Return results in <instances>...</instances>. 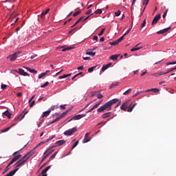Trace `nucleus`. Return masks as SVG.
Here are the masks:
<instances>
[{
  "mask_svg": "<svg viewBox=\"0 0 176 176\" xmlns=\"http://www.w3.org/2000/svg\"><path fill=\"white\" fill-rule=\"evenodd\" d=\"M116 102H119V99H112L101 106L100 108H98L97 111L99 113H101V112H104V111H111V109H112V105L116 104Z\"/></svg>",
  "mask_w": 176,
  "mask_h": 176,
  "instance_id": "f257e3e1",
  "label": "nucleus"
},
{
  "mask_svg": "<svg viewBox=\"0 0 176 176\" xmlns=\"http://www.w3.org/2000/svg\"><path fill=\"white\" fill-rule=\"evenodd\" d=\"M32 156V154L31 153H28V154L25 155L21 160H19L18 162H16L14 164L16 168H19L18 167H20V166H23Z\"/></svg>",
  "mask_w": 176,
  "mask_h": 176,
  "instance_id": "f03ea898",
  "label": "nucleus"
},
{
  "mask_svg": "<svg viewBox=\"0 0 176 176\" xmlns=\"http://www.w3.org/2000/svg\"><path fill=\"white\" fill-rule=\"evenodd\" d=\"M53 148H54V146L49 147L44 152L43 155V159L41 160V163H42V162H45V160H46V159H47V157H49V155H52V153H53V152H54V149H53Z\"/></svg>",
  "mask_w": 176,
  "mask_h": 176,
  "instance_id": "7ed1b4c3",
  "label": "nucleus"
},
{
  "mask_svg": "<svg viewBox=\"0 0 176 176\" xmlns=\"http://www.w3.org/2000/svg\"><path fill=\"white\" fill-rule=\"evenodd\" d=\"M27 113H28V111H25V109L23 110L22 113L20 116L15 117L12 122H15L17 123V120H19V122H21V120H23V119L25 118V116L27 115Z\"/></svg>",
  "mask_w": 176,
  "mask_h": 176,
  "instance_id": "20e7f679",
  "label": "nucleus"
},
{
  "mask_svg": "<svg viewBox=\"0 0 176 176\" xmlns=\"http://www.w3.org/2000/svg\"><path fill=\"white\" fill-rule=\"evenodd\" d=\"M68 112H69V110H67L66 111L63 112L59 117H57L55 120L50 122L48 124H53V123H56V122H58L60 119H63L64 116H67V113H68Z\"/></svg>",
  "mask_w": 176,
  "mask_h": 176,
  "instance_id": "39448f33",
  "label": "nucleus"
},
{
  "mask_svg": "<svg viewBox=\"0 0 176 176\" xmlns=\"http://www.w3.org/2000/svg\"><path fill=\"white\" fill-rule=\"evenodd\" d=\"M76 131H78V128H76V126H75L71 129L65 131L64 132V135H67V136L72 135V134H74V133H76Z\"/></svg>",
  "mask_w": 176,
  "mask_h": 176,
  "instance_id": "423d86ee",
  "label": "nucleus"
},
{
  "mask_svg": "<svg viewBox=\"0 0 176 176\" xmlns=\"http://www.w3.org/2000/svg\"><path fill=\"white\" fill-rule=\"evenodd\" d=\"M124 39V36H121L120 38L113 41V42H109V45H111L113 46H116L118 45H119L120 43V42H122V41H123Z\"/></svg>",
  "mask_w": 176,
  "mask_h": 176,
  "instance_id": "0eeeda50",
  "label": "nucleus"
},
{
  "mask_svg": "<svg viewBox=\"0 0 176 176\" xmlns=\"http://www.w3.org/2000/svg\"><path fill=\"white\" fill-rule=\"evenodd\" d=\"M161 17H162V16L160 15V14H157V15H155V16L153 19L151 25H155V24H157V21H159V20H160Z\"/></svg>",
  "mask_w": 176,
  "mask_h": 176,
  "instance_id": "6e6552de",
  "label": "nucleus"
},
{
  "mask_svg": "<svg viewBox=\"0 0 176 176\" xmlns=\"http://www.w3.org/2000/svg\"><path fill=\"white\" fill-rule=\"evenodd\" d=\"M85 116H86V114H78L72 118L69 122H71V120H79V119H82V118H85Z\"/></svg>",
  "mask_w": 176,
  "mask_h": 176,
  "instance_id": "1a4fd4ad",
  "label": "nucleus"
},
{
  "mask_svg": "<svg viewBox=\"0 0 176 176\" xmlns=\"http://www.w3.org/2000/svg\"><path fill=\"white\" fill-rule=\"evenodd\" d=\"M129 101L127 100L125 102H124L121 107H120V109H122V111H127L128 108H129Z\"/></svg>",
  "mask_w": 176,
  "mask_h": 176,
  "instance_id": "9d476101",
  "label": "nucleus"
},
{
  "mask_svg": "<svg viewBox=\"0 0 176 176\" xmlns=\"http://www.w3.org/2000/svg\"><path fill=\"white\" fill-rule=\"evenodd\" d=\"M19 54H20V52H15L14 54L10 55L9 56L10 61H16V58H17V56H19Z\"/></svg>",
  "mask_w": 176,
  "mask_h": 176,
  "instance_id": "9b49d317",
  "label": "nucleus"
},
{
  "mask_svg": "<svg viewBox=\"0 0 176 176\" xmlns=\"http://www.w3.org/2000/svg\"><path fill=\"white\" fill-rule=\"evenodd\" d=\"M65 142H67V140H58V141L56 142L55 146H54V148H56V146H61V145H64V144H65Z\"/></svg>",
  "mask_w": 176,
  "mask_h": 176,
  "instance_id": "f8f14e48",
  "label": "nucleus"
},
{
  "mask_svg": "<svg viewBox=\"0 0 176 176\" xmlns=\"http://www.w3.org/2000/svg\"><path fill=\"white\" fill-rule=\"evenodd\" d=\"M89 135H90V133H87L85 135L84 139L82 140L83 144H86V142H89V141H90V138Z\"/></svg>",
  "mask_w": 176,
  "mask_h": 176,
  "instance_id": "ddd939ff",
  "label": "nucleus"
},
{
  "mask_svg": "<svg viewBox=\"0 0 176 176\" xmlns=\"http://www.w3.org/2000/svg\"><path fill=\"white\" fill-rule=\"evenodd\" d=\"M162 75H167V73L163 72H158L152 74V76L157 78L158 76H162Z\"/></svg>",
  "mask_w": 176,
  "mask_h": 176,
  "instance_id": "4468645a",
  "label": "nucleus"
},
{
  "mask_svg": "<svg viewBox=\"0 0 176 176\" xmlns=\"http://www.w3.org/2000/svg\"><path fill=\"white\" fill-rule=\"evenodd\" d=\"M19 75H23V76H28V73L25 72L23 69H19V71H16Z\"/></svg>",
  "mask_w": 176,
  "mask_h": 176,
  "instance_id": "2eb2a0df",
  "label": "nucleus"
},
{
  "mask_svg": "<svg viewBox=\"0 0 176 176\" xmlns=\"http://www.w3.org/2000/svg\"><path fill=\"white\" fill-rule=\"evenodd\" d=\"M137 105V103H135L133 104V103H131V104H129V108L127 109V112H133V109H134V108H135V106Z\"/></svg>",
  "mask_w": 176,
  "mask_h": 176,
  "instance_id": "dca6fc26",
  "label": "nucleus"
},
{
  "mask_svg": "<svg viewBox=\"0 0 176 176\" xmlns=\"http://www.w3.org/2000/svg\"><path fill=\"white\" fill-rule=\"evenodd\" d=\"M111 66H112V63H109L107 65L102 66L101 69L102 72L107 71V69H108V68H109V67H111Z\"/></svg>",
  "mask_w": 176,
  "mask_h": 176,
  "instance_id": "f3484780",
  "label": "nucleus"
},
{
  "mask_svg": "<svg viewBox=\"0 0 176 176\" xmlns=\"http://www.w3.org/2000/svg\"><path fill=\"white\" fill-rule=\"evenodd\" d=\"M169 30H171V28H167L164 30H160L157 32V34H166V32H168Z\"/></svg>",
  "mask_w": 176,
  "mask_h": 176,
  "instance_id": "a211bd4d",
  "label": "nucleus"
},
{
  "mask_svg": "<svg viewBox=\"0 0 176 176\" xmlns=\"http://www.w3.org/2000/svg\"><path fill=\"white\" fill-rule=\"evenodd\" d=\"M49 12H50V8H48L45 11H43L40 16L41 19H45V16H46V14H47Z\"/></svg>",
  "mask_w": 176,
  "mask_h": 176,
  "instance_id": "6ab92c4d",
  "label": "nucleus"
},
{
  "mask_svg": "<svg viewBox=\"0 0 176 176\" xmlns=\"http://www.w3.org/2000/svg\"><path fill=\"white\" fill-rule=\"evenodd\" d=\"M3 115H4V116H7L8 119H10L12 118V113H10L8 110L4 111L3 113Z\"/></svg>",
  "mask_w": 176,
  "mask_h": 176,
  "instance_id": "aec40b11",
  "label": "nucleus"
},
{
  "mask_svg": "<svg viewBox=\"0 0 176 176\" xmlns=\"http://www.w3.org/2000/svg\"><path fill=\"white\" fill-rule=\"evenodd\" d=\"M52 112V110H48L47 111H44L42 115V118H47L49 115H50V113Z\"/></svg>",
  "mask_w": 176,
  "mask_h": 176,
  "instance_id": "412c9836",
  "label": "nucleus"
},
{
  "mask_svg": "<svg viewBox=\"0 0 176 176\" xmlns=\"http://www.w3.org/2000/svg\"><path fill=\"white\" fill-rule=\"evenodd\" d=\"M25 68V69H27V71H29V72H30L31 74H37V72H38L36 70H35L34 69H31L28 67H26Z\"/></svg>",
  "mask_w": 176,
  "mask_h": 176,
  "instance_id": "4be33fe9",
  "label": "nucleus"
},
{
  "mask_svg": "<svg viewBox=\"0 0 176 176\" xmlns=\"http://www.w3.org/2000/svg\"><path fill=\"white\" fill-rule=\"evenodd\" d=\"M20 157H21V154H19L18 155H15L12 160H13V162H17V160H19V159H20Z\"/></svg>",
  "mask_w": 176,
  "mask_h": 176,
  "instance_id": "5701e85b",
  "label": "nucleus"
},
{
  "mask_svg": "<svg viewBox=\"0 0 176 176\" xmlns=\"http://www.w3.org/2000/svg\"><path fill=\"white\" fill-rule=\"evenodd\" d=\"M51 167L52 166H47L44 170H42L41 174H46V173H47V171H49V170H50Z\"/></svg>",
  "mask_w": 176,
  "mask_h": 176,
  "instance_id": "b1692460",
  "label": "nucleus"
},
{
  "mask_svg": "<svg viewBox=\"0 0 176 176\" xmlns=\"http://www.w3.org/2000/svg\"><path fill=\"white\" fill-rule=\"evenodd\" d=\"M51 167L52 166H47L44 170H42L41 174H46V173H47V171H49V170H50Z\"/></svg>",
  "mask_w": 176,
  "mask_h": 176,
  "instance_id": "393cba45",
  "label": "nucleus"
},
{
  "mask_svg": "<svg viewBox=\"0 0 176 176\" xmlns=\"http://www.w3.org/2000/svg\"><path fill=\"white\" fill-rule=\"evenodd\" d=\"M119 56H120L119 54L111 55L110 56V60H118V57H119Z\"/></svg>",
  "mask_w": 176,
  "mask_h": 176,
  "instance_id": "a878e982",
  "label": "nucleus"
},
{
  "mask_svg": "<svg viewBox=\"0 0 176 176\" xmlns=\"http://www.w3.org/2000/svg\"><path fill=\"white\" fill-rule=\"evenodd\" d=\"M109 116H111V112L106 113L102 115V119H107V118H109Z\"/></svg>",
  "mask_w": 176,
  "mask_h": 176,
  "instance_id": "bb28decb",
  "label": "nucleus"
},
{
  "mask_svg": "<svg viewBox=\"0 0 176 176\" xmlns=\"http://www.w3.org/2000/svg\"><path fill=\"white\" fill-rule=\"evenodd\" d=\"M140 45V43L139 44H138L135 47H134L133 48H132L131 50V52H137V50H140V49H142V47H138V46Z\"/></svg>",
  "mask_w": 176,
  "mask_h": 176,
  "instance_id": "cd10ccee",
  "label": "nucleus"
},
{
  "mask_svg": "<svg viewBox=\"0 0 176 176\" xmlns=\"http://www.w3.org/2000/svg\"><path fill=\"white\" fill-rule=\"evenodd\" d=\"M148 3H149V0H144L143 5H145V6L141 14H142V13H144L145 11V8H146V5H148Z\"/></svg>",
  "mask_w": 176,
  "mask_h": 176,
  "instance_id": "c85d7f7f",
  "label": "nucleus"
},
{
  "mask_svg": "<svg viewBox=\"0 0 176 176\" xmlns=\"http://www.w3.org/2000/svg\"><path fill=\"white\" fill-rule=\"evenodd\" d=\"M86 54H87L88 56H91V57H94L96 56V52L87 51L86 52Z\"/></svg>",
  "mask_w": 176,
  "mask_h": 176,
  "instance_id": "c756f323",
  "label": "nucleus"
},
{
  "mask_svg": "<svg viewBox=\"0 0 176 176\" xmlns=\"http://www.w3.org/2000/svg\"><path fill=\"white\" fill-rule=\"evenodd\" d=\"M94 101H96V100H94L91 101V102H90L89 103H88L83 109H82L81 110H80L79 112H82V111H85V109H86L87 108V107H89V105L90 104H92V102H93Z\"/></svg>",
  "mask_w": 176,
  "mask_h": 176,
  "instance_id": "7c9ffc66",
  "label": "nucleus"
},
{
  "mask_svg": "<svg viewBox=\"0 0 176 176\" xmlns=\"http://www.w3.org/2000/svg\"><path fill=\"white\" fill-rule=\"evenodd\" d=\"M131 90L132 89H129L128 90H126V91H124L123 93L124 96H129V94H130L131 93Z\"/></svg>",
  "mask_w": 176,
  "mask_h": 176,
  "instance_id": "2f4dec72",
  "label": "nucleus"
},
{
  "mask_svg": "<svg viewBox=\"0 0 176 176\" xmlns=\"http://www.w3.org/2000/svg\"><path fill=\"white\" fill-rule=\"evenodd\" d=\"M58 151H56V153H54L50 158H49V161L50 162V160H53V159H54L56 157V155H57Z\"/></svg>",
  "mask_w": 176,
  "mask_h": 176,
  "instance_id": "473e14b6",
  "label": "nucleus"
},
{
  "mask_svg": "<svg viewBox=\"0 0 176 176\" xmlns=\"http://www.w3.org/2000/svg\"><path fill=\"white\" fill-rule=\"evenodd\" d=\"M49 141H50V140H49V138H48L45 142H40V143L36 146V148H38V146H41V145H43V144H46V142H49Z\"/></svg>",
  "mask_w": 176,
  "mask_h": 176,
  "instance_id": "72a5a7b5",
  "label": "nucleus"
},
{
  "mask_svg": "<svg viewBox=\"0 0 176 176\" xmlns=\"http://www.w3.org/2000/svg\"><path fill=\"white\" fill-rule=\"evenodd\" d=\"M96 68H97V66H93L91 68H89L88 69V72L91 73L93 72L94 71V69H96Z\"/></svg>",
  "mask_w": 176,
  "mask_h": 176,
  "instance_id": "f704fd0d",
  "label": "nucleus"
},
{
  "mask_svg": "<svg viewBox=\"0 0 176 176\" xmlns=\"http://www.w3.org/2000/svg\"><path fill=\"white\" fill-rule=\"evenodd\" d=\"M81 12H82V11H80V10L76 11V12H74L73 14V16L76 17V16H78V14H80Z\"/></svg>",
  "mask_w": 176,
  "mask_h": 176,
  "instance_id": "c9c22d12",
  "label": "nucleus"
},
{
  "mask_svg": "<svg viewBox=\"0 0 176 176\" xmlns=\"http://www.w3.org/2000/svg\"><path fill=\"white\" fill-rule=\"evenodd\" d=\"M102 13V9H98L96 11H95V14H101Z\"/></svg>",
  "mask_w": 176,
  "mask_h": 176,
  "instance_id": "e433bc0d",
  "label": "nucleus"
},
{
  "mask_svg": "<svg viewBox=\"0 0 176 176\" xmlns=\"http://www.w3.org/2000/svg\"><path fill=\"white\" fill-rule=\"evenodd\" d=\"M176 67L171 68L170 69H168L165 74H170V72H173V71H175Z\"/></svg>",
  "mask_w": 176,
  "mask_h": 176,
  "instance_id": "4c0bfd02",
  "label": "nucleus"
},
{
  "mask_svg": "<svg viewBox=\"0 0 176 176\" xmlns=\"http://www.w3.org/2000/svg\"><path fill=\"white\" fill-rule=\"evenodd\" d=\"M12 129V126H8V128H6V129L4 130H1V133H6V131H9V130Z\"/></svg>",
  "mask_w": 176,
  "mask_h": 176,
  "instance_id": "58836bf2",
  "label": "nucleus"
},
{
  "mask_svg": "<svg viewBox=\"0 0 176 176\" xmlns=\"http://www.w3.org/2000/svg\"><path fill=\"white\" fill-rule=\"evenodd\" d=\"M78 144H79V140H77V141L74 143V144L73 145L72 149H75V148H76V146H78Z\"/></svg>",
  "mask_w": 176,
  "mask_h": 176,
  "instance_id": "ea45409f",
  "label": "nucleus"
},
{
  "mask_svg": "<svg viewBox=\"0 0 176 176\" xmlns=\"http://www.w3.org/2000/svg\"><path fill=\"white\" fill-rule=\"evenodd\" d=\"M98 105H100V103L96 104L93 107L91 108L92 111H94V109H96V108H98Z\"/></svg>",
  "mask_w": 176,
  "mask_h": 176,
  "instance_id": "a19ab883",
  "label": "nucleus"
},
{
  "mask_svg": "<svg viewBox=\"0 0 176 176\" xmlns=\"http://www.w3.org/2000/svg\"><path fill=\"white\" fill-rule=\"evenodd\" d=\"M43 76H46V72L41 74L38 76V79H42V78H43Z\"/></svg>",
  "mask_w": 176,
  "mask_h": 176,
  "instance_id": "79ce46f5",
  "label": "nucleus"
},
{
  "mask_svg": "<svg viewBox=\"0 0 176 176\" xmlns=\"http://www.w3.org/2000/svg\"><path fill=\"white\" fill-rule=\"evenodd\" d=\"M146 24V20H144V21L142 22V25H140V28H144V27H145Z\"/></svg>",
  "mask_w": 176,
  "mask_h": 176,
  "instance_id": "37998d69",
  "label": "nucleus"
},
{
  "mask_svg": "<svg viewBox=\"0 0 176 176\" xmlns=\"http://www.w3.org/2000/svg\"><path fill=\"white\" fill-rule=\"evenodd\" d=\"M174 64H176V61L168 62V63H166V65H174Z\"/></svg>",
  "mask_w": 176,
  "mask_h": 176,
  "instance_id": "c03bdc74",
  "label": "nucleus"
},
{
  "mask_svg": "<svg viewBox=\"0 0 176 176\" xmlns=\"http://www.w3.org/2000/svg\"><path fill=\"white\" fill-rule=\"evenodd\" d=\"M144 91H137L135 95H133V97H137V96H138L139 94H141V93H144Z\"/></svg>",
  "mask_w": 176,
  "mask_h": 176,
  "instance_id": "a18cd8bd",
  "label": "nucleus"
},
{
  "mask_svg": "<svg viewBox=\"0 0 176 176\" xmlns=\"http://www.w3.org/2000/svg\"><path fill=\"white\" fill-rule=\"evenodd\" d=\"M105 32V28H103L101 32L98 34L99 36L104 35V32Z\"/></svg>",
  "mask_w": 176,
  "mask_h": 176,
  "instance_id": "49530a36",
  "label": "nucleus"
},
{
  "mask_svg": "<svg viewBox=\"0 0 176 176\" xmlns=\"http://www.w3.org/2000/svg\"><path fill=\"white\" fill-rule=\"evenodd\" d=\"M68 50H72V47H66L62 50V52H67Z\"/></svg>",
  "mask_w": 176,
  "mask_h": 176,
  "instance_id": "de8ad7c7",
  "label": "nucleus"
},
{
  "mask_svg": "<svg viewBox=\"0 0 176 176\" xmlns=\"http://www.w3.org/2000/svg\"><path fill=\"white\" fill-rule=\"evenodd\" d=\"M116 86H119V82H116L114 84H112L110 87L112 88V87H115Z\"/></svg>",
  "mask_w": 176,
  "mask_h": 176,
  "instance_id": "09e8293b",
  "label": "nucleus"
},
{
  "mask_svg": "<svg viewBox=\"0 0 176 176\" xmlns=\"http://www.w3.org/2000/svg\"><path fill=\"white\" fill-rule=\"evenodd\" d=\"M58 108V105L52 106L51 110L54 111V109H57Z\"/></svg>",
  "mask_w": 176,
  "mask_h": 176,
  "instance_id": "8fccbe9b",
  "label": "nucleus"
},
{
  "mask_svg": "<svg viewBox=\"0 0 176 176\" xmlns=\"http://www.w3.org/2000/svg\"><path fill=\"white\" fill-rule=\"evenodd\" d=\"M47 86H49V82H46L45 84L42 85L41 86V87L43 88V87H46Z\"/></svg>",
  "mask_w": 176,
  "mask_h": 176,
  "instance_id": "3c124183",
  "label": "nucleus"
},
{
  "mask_svg": "<svg viewBox=\"0 0 176 176\" xmlns=\"http://www.w3.org/2000/svg\"><path fill=\"white\" fill-rule=\"evenodd\" d=\"M151 91H153L154 93H157V92H159V89H157V88H153V89H151Z\"/></svg>",
  "mask_w": 176,
  "mask_h": 176,
  "instance_id": "603ef678",
  "label": "nucleus"
},
{
  "mask_svg": "<svg viewBox=\"0 0 176 176\" xmlns=\"http://www.w3.org/2000/svg\"><path fill=\"white\" fill-rule=\"evenodd\" d=\"M82 20H85V16L80 17L79 19H78V23H80Z\"/></svg>",
  "mask_w": 176,
  "mask_h": 176,
  "instance_id": "864d4df0",
  "label": "nucleus"
},
{
  "mask_svg": "<svg viewBox=\"0 0 176 176\" xmlns=\"http://www.w3.org/2000/svg\"><path fill=\"white\" fill-rule=\"evenodd\" d=\"M168 12V10H166L165 12L162 15L163 19H166V16H167Z\"/></svg>",
  "mask_w": 176,
  "mask_h": 176,
  "instance_id": "5fc2aeb1",
  "label": "nucleus"
},
{
  "mask_svg": "<svg viewBox=\"0 0 176 176\" xmlns=\"http://www.w3.org/2000/svg\"><path fill=\"white\" fill-rule=\"evenodd\" d=\"M120 10H118V12H115V15L116 16V17H119V16L120 15Z\"/></svg>",
  "mask_w": 176,
  "mask_h": 176,
  "instance_id": "6e6d98bb",
  "label": "nucleus"
},
{
  "mask_svg": "<svg viewBox=\"0 0 176 176\" xmlns=\"http://www.w3.org/2000/svg\"><path fill=\"white\" fill-rule=\"evenodd\" d=\"M35 105V100H33L30 104V108H32Z\"/></svg>",
  "mask_w": 176,
  "mask_h": 176,
  "instance_id": "4d7b16f0",
  "label": "nucleus"
},
{
  "mask_svg": "<svg viewBox=\"0 0 176 176\" xmlns=\"http://www.w3.org/2000/svg\"><path fill=\"white\" fill-rule=\"evenodd\" d=\"M59 79H65L67 78V74H64L63 76H60Z\"/></svg>",
  "mask_w": 176,
  "mask_h": 176,
  "instance_id": "13d9d810",
  "label": "nucleus"
},
{
  "mask_svg": "<svg viewBox=\"0 0 176 176\" xmlns=\"http://www.w3.org/2000/svg\"><path fill=\"white\" fill-rule=\"evenodd\" d=\"M130 31H131V29L128 30L124 33V34L123 35L124 38V36H126V35H128V34H130Z\"/></svg>",
  "mask_w": 176,
  "mask_h": 176,
  "instance_id": "bf43d9fd",
  "label": "nucleus"
},
{
  "mask_svg": "<svg viewBox=\"0 0 176 176\" xmlns=\"http://www.w3.org/2000/svg\"><path fill=\"white\" fill-rule=\"evenodd\" d=\"M6 87H8V85H5V84H2L1 85V89L3 90H5V89H6Z\"/></svg>",
  "mask_w": 176,
  "mask_h": 176,
  "instance_id": "052dcab7",
  "label": "nucleus"
},
{
  "mask_svg": "<svg viewBox=\"0 0 176 176\" xmlns=\"http://www.w3.org/2000/svg\"><path fill=\"white\" fill-rule=\"evenodd\" d=\"M16 124H17V122H12V123L11 124V126H10V127H11V129H12V127H14V126H16Z\"/></svg>",
  "mask_w": 176,
  "mask_h": 176,
  "instance_id": "680f3d73",
  "label": "nucleus"
},
{
  "mask_svg": "<svg viewBox=\"0 0 176 176\" xmlns=\"http://www.w3.org/2000/svg\"><path fill=\"white\" fill-rule=\"evenodd\" d=\"M97 97H98V98L101 99L104 97V96H102V94H99L97 95Z\"/></svg>",
  "mask_w": 176,
  "mask_h": 176,
  "instance_id": "e2e57ef3",
  "label": "nucleus"
},
{
  "mask_svg": "<svg viewBox=\"0 0 176 176\" xmlns=\"http://www.w3.org/2000/svg\"><path fill=\"white\" fill-rule=\"evenodd\" d=\"M91 10H89L87 12H85V14L89 15V14H91Z\"/></svg>",
  "mask_w": 176,
  "mask_h": 176,
  "instance_id": "0e129e2a",
  "label": "nucleus"
},
{
  "mask_svg": "<svg viewBox=\"0 0 176 176\" xmlns=\"http://www.w3.org/2000/svg\"><path fill=\"white\" fill-rule=\"evenodd\" d=\"M44 120H41L38 124V127H41V125L42 124V123H43Z\"/></svg>",
  "mask_w": 176,
  "mask_h": 176,
  "instance_id": "69168bd1",
  "label": "nucleus"
},
{
  "mask_svg": "<svg viewBox=\"0 0 176 176\" xmlns=\"http://www.w3.org/2000/svg\"><path fill=\"white\" fill-rule=\"evenodd\" d=\"M83 60H85V61H87V60H91V58L90 57H82Z\"/></svg>",
  "mask_w": 176,
  "mask_h": 176,
  "instance_id": "338daca9",
  "label": "nucleus"
},
{
  "mask_svg": "<svg viewBox=\"0 0 176 176\" xmlns=\"http://www.w3.org/2000/svg\"><path fill=\"white\" fill-rule=\"evenodd\" d=\"M60 109L64 111L65 109V105H60Z\"/></svg>",
  "mask_w": 176,
  "mask_h": 176,
  "instance_id": "774afa93",
  "label": "nucleus"
}]
</instances>
